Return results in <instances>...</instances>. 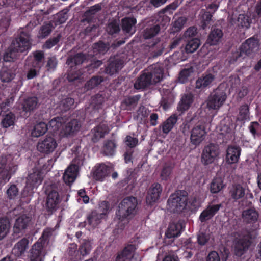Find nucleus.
<instances>
[{
  "label": "nucleus",
  "mask_w": 261,
  "mask_h": 261,
  "mask_svg": "<svg viewBox=\"0 0 261 261\" xmlns=\"http://www.w3.org/2000/svg\"><path fill=\"white\" fill-rule=\"evenodd\" d=\"M140 98V94L126 96L122 101L121 106L124 110L130 111L134 110L137 107Z\"/></svg>",
  "instance_id": "28"
},
{
  "label": "nucleus",
  "mask_w": 261,
  "mask_h": 261,
  "mask_svg": "<svg viewBox=\"0 0 261 261\" xmlns=\"http://www.w3.org/2000/svg\"><path fill=\"white\" fill-rule=\"evenodd\" d=\"M88 56L83 53H79L74 55L70 56L67 59L66 64L70 68L75 67L76 66L82 64L87 59Z\"/></svg>",
  "instance_id": "26"
},
{
  "label": "nucleus",
  "mask_w": 261,
  "mask_h": 261,
  "mask_svg": "<svg viewBox=\"0 0 261 261\" xmlns=\"http://www.w3.org/2000/svg\"><path fill=\"white\" fill-rule=\"evenodd\" d=\"M61 38V34H58L56 37L50 38L46 40L43 45V48L44 49H50L59 42Z\"/></svg>",
  "instance_id": "59"
},
{
  "label": "nucleus",
  "mask_w": 261,
  "mask_h": 261,
  "mask_svg": "<svg viewBox=\"0 0 261 261\" xmlns=\"http://www.w3.org/2000/svg\"><path fill=\"white\" fill-rule=\"evenodd\" d=\"M212 16L213 14L210 11H204L202 14L201 17V28L203 30H205L209 27L212 21Z\"/></svg>",
  "instance_id": "57"
},
{
  "label": "nucleus",
  "mask_w": 261,
  "mask_h": 261,
  "mask_svg": "<svg viewBox=\"0 0 261 261\" xmlns=\"http://www.w3.org/2000/svg\"><path fill=\"white\" fill-rule=\"evenodd\" d=\"M83 71L81 69H77L75 67L70 68L68 71L67 79L69 82H81L83 77Z\"/></svg>",
  "instance_id": "42"
},
{
  "label": "nucleus",
  "mask_w": 261,
  "mask_h": 261,
  "mask_svg": "<svg viewBox=\"0 0 261 261\" xmlns=\"http://www.w3.org/2000/svg\"><path fill=\"white\" fill-rule=\"evenodd\" d=\"M242 218L244 223L255 227L259 219V213L255 208H248L243 211Z\"/></svg>",
  "instance_id": "13"
},
{
  "label": "nucleus",
  "mask_w": 261,
  "mask_h": 261,
  "mask_svg": "<svg viewBox=\"0 0 261 261\" xmlns=\"http://www.w3.org/2000/svg\"><path fill=\"white\" fill-rule=\"evenodd\" d=\"M33 60L32 61V66L33 68L40 69L42 65L43 61L44 59V53L41 50H36L33 53Z\"/></svg>",
  "instance_id": "44"
},
{
  "label": "nucleus",
  "mask_w": 261,
  "mask_h": 261,
  "mask_svg": "<svg viewBox=\"0 0 261 261\" xmlns=\"http://www.w3.org/2000/svg\"><path fill=\"white\" fill-rule=\"evenodd\" d=\"M229 194L233 200L237 201L244 197L245 189L240 184H232L230 188Z\"/></svg>",
  "instance_id": "27"
},
{
  "label": "nucleus",
  "mask_w": 261,
  "mask_h": 261,
  "mask_svg": "<svg viewBox=\"0 0 261 261\" xmlns=\"http://www.w3.org/2000/svg\"><path fill=\"white\" fill-rule=\"evenodd\" d=\"M29 240L23 238L18 241L13 247L12 252L15 256L19 257L23 255L28 247Z\"/></svg>",
  "instance_id": "31"
},
{
  "label": "nucleus",
  "mask_w": 261,
  "mask_h": 261,
  "mask_svg": "<svg viewBox=\"0 0 261 261\" xmlns=\"http://www.w3.org/2000/svg\"><path fill=\"white\" fill-rule=\"evenodd\" d=\"M108 131L107 125L104 123H100L91 131L93 135L92 141L94 143L97 142L100 138L104 137L105 135L108 133Z\"/></svg>",
  "instance_id": "24"
},
{
  "label": "nucleus",
  "mask_w": 261,
  "mask_h": 261,
  "mask_svg": "<svg viewBox=\"0 0 261 261\" xmlns=\"http://www.w3.org/2000/svg\"><path fill=\"white\" fill-rule=\"evenodd\" d=\"M77 167L76 165L69 167L64 172L63 179L65 184L70 185L76 178Z\"/></svg>",
  "instance_id": "35"
},
{
  "label": "nucleus",
  "mask_w": 261,
  "mask_h": 261,
  "mask_svg": "<svg viewBox=\"0 0 261 261\" xmlns=\"http://www.w3.org/2000/svg\"><path fill=\"white\" fill-rule=\"evenodd\" d=\"M93 53L95 55L105 54L109 49V45L101 41L93 44L92 46Z\"/></svg>",
  "instance_id": "47"
},
{
  "label": "nucleus",
  "mask_w": 261,
  "mask_h": 261,
  "mask_svg": "<svg viewBox=\"0 0 261 261\" xmlns=\"http://www.w3.org/2000/svg\"><path fill=\"white\" fill-rule=\"evenodd\" d=\"M214 79L215 76L213 74H203L196 80V88L202 89L209 87Z\"/></svg>",
  "instance_id": "32"
},
{
  "label": "nucleus",
  "mask_w": 261,
  "mask_h": 261,
  "mask_svg": "<svg viewBox=\"0 0 261 261\" xmlns=\"http://www.w3.org/2000/svg\"><path fill=\"white\" fill-rule=\"evenodd\" d=\"M148 72L149 75H151V80L152 79L154 85L160 82L163 79V70L160 67H152L151 71Z\"/></svg>",
  "instance_id": "46"
},
{
  "label": "nucleus",
  "mask_w": 261,
  "mask_h": 261,
  "mask_svg": "<svg viewBox=\"0 0 261 261\" xmlns=\"http://www.w3.org/2000/svg\"><path fill=\"white\" fill-rule=\"evenodd\" d=\"M184 228V226L181 222H172L169 225L166 235L168 238L177 237L180 235Z\"/></svg>",
  "instance_id": "25"
},
{
  "label": "nucleus",
  "mask_w": 261,
  "mask_h": 261,
  "mask_svg": "<svg viewBox=\"0 0 261 261\" xmlns=\"http://www.w3.org/2000/svg\"><path fill=\"white\" fill-rule=\"evenodd\" d=\"M153 85L151 75L148 72L144 71L137 79L134 84V87L137 90H143Z\"/></svg>",
  "instance_id": "17"
},
{
  "label": "nucleus",
  "mask_w": 261,
  "mask_h": 261,
  "mask_svg": "<svg viewBox=\"0 0 261 261\" xmlns=\"http://www.w3.org/2000/svg\"><path fill=\"white\" fill-rule=\"evenodd\" d=\"M150 48L155 49L153 51V56L156 57L162 54L164 51V47L163 46V43L160 42V39L159 38H156L153 39L150 43H148L147 45Z\"/></svg>",
  "instance_id": "38"
},
{
  "label": "nucleus",
  "mask_w": 261,
  "mask_h": 261,
  "mask_svg": "<svg viewBox=\"0 0 261 261\" xmlns=\"http://www.w3.org/2000/svg\"><path fill=\"white\" fill-rule=\"evenodd\" d=\"M79 122L77 119H72L70 121L63 124L60 130V135L63 137H68L73 135L79 131L80 128Z\"/></svg>",
  "instance_id": "18"
},
{
  "label": "nucleus",
  "mask_w": 261,
  "mask_h": 261,
  "mask_svg": "<svg viewBox=\"0 0 261 261\" xmlns=\"http://www.w3.org/2000/svg\"><path fill=\"white\" fill-rule=\"evenodd\" d=\"M104 101V96L99 93L96 94L91 97V104L96 109L100 108Z\"/></svg>",
  "instance_id": "60"
},
{
  "label": "nucleus",
  "mask_w": 261,
  "mask_h": 261,
  "mask_svg": "<svg viewBox=\"0 0 261 261\" xmlns=\"http://www.w3.org/2000/svg\"><path fill=\"white\" fill-rule=\"evenodd\" d=\"M249 118V109L247 104L241 106L239 108V119L244 121Z\"/></svg>",
  "instance_id": "61"
},
{
  "label": "nucleus",
  "mask_w": 261,
  "mask_h": 261,
  "mask_svg": "<svg viewBox=\"0 0 261 261\" xmlns=\"http://www.w3.org/2000/svg\"><path fill=\"white\" fill-rule=\"evenodd\" d=\"M48 129V125L45 122H40L36 124L31 133L32 136L34 137H39L43 135Z\"/></svg>",
  "instance_id": "45"
},
{
  "label": "nucleus",
  "mask_w": 261,
  "mask_h": 261,
  "mask_svg": "<svg viewBox=\"0 0 261 261\" xmlns=\"http://www.w3.org/2000/svg\"><path fill=\"white\" fill-rule=\"evenodd\" d=\"M103 81V78L101 76H94L88 80L85 84V89L87 90L93 89L98 86Z\"/></svg>",
  "instance_id": "49"
},
{
  "label": "nucleus",
  "mask_w": 261,
  "mask_h": 261,
  "mask_svg": "<svg viewBox=\"0 0 261 261\" xmlns=\"http://www.w3.org/2000/svg\"><path fill=\"white\" fill-rule=\"evenodd\" d=\"M178 120V116L176 114L171 115L160 126L164 134H168L174 127Z\"/></svg>",
  "instance_id": "33"
},
{
  "label": "nucleus",
  "mask_w": 261,
  "mask_h": 261,
  "mask_svg": "<svg viewBox=\"0 0 261 261\" xmlns=\"http://www.w3.org/2000/svg\"><path fill=\"white\" fill-rule=\"evenodd\" d=\"M242 149L239 146L229 145L226 150V161L229 164L239 162Z\"/></svg>",
  "instance_id": "20"
},
{
  "label": "nucleus",
  "mask_w": 261,
  "mask_h": 261,
  "mask_svg": "<svg viewBox=\"0 0 261 261\" xmlns=\"http://www.w3.org/2000/svg\"><path fill=\"white\" fill-rule=\"evenodd\" d=\"M259 46L258 40L254 36L251 37L241 44L238 50L233 54V57L236 60H238L240 58L249 56L257 51L259 49Z\"/></svg>",
  "instance_id": "3"
},
{
  "label": "nucleus",
  "mask_w": 261,
  "mask_h": 261,
  "mask_svg": "<svg viewBox=\"0 0 261 261\" xmlns=\"http://www.w3.org/2000/svg\"><path fill=\"white\" fill-rule=\"evenodd\" d=\"M19 56V54L17 51L14 50V49L10 45L2 55V62L4 65H7L8 63L14 64Z\"/></svg>",
  "instance_id": "29"
},
{
  "label": "nucleus",
  "mask_w": 261,
  "mask_h": 261,
  "mask_svg": "<svg viewBox=\"0 0 261 261\" xmlns=\"http://www.w3.org/2000/svg\"><path fill=\"white\" fill-rule=\"evenodd\" d=\"M53 25L50 23H46L42 25L39 31L38 38L43 39L48 36L52 31Z\"/></svg>",
  "instance_id": "53"
},
{
  "label": "nucleus",
  "mask_w": 261,
  "mask_h": 261,
  "mask_svg": "<svg viewBox=\"0 0 261 261\" xmlns=\"http://www.w3.org/2000/svg\"><path fill=\"white\" fill-rule=\"evenodd\" d=\"M10 46L19 54L20 53L28 51L31 48L30 38L28 33H20L14 39Z\"/></svg>",
  "instance_id": "8"
},
{
  "label": "nucleus",
  "mask_w": 261,
  "mask_h": 261,
  "mask_svg": "<svg viewBox=\"0 0 261 261\" xmlns=\"http://www.w3.org/2000/svg\"><path fill=\"white\" fill-rule=\"evenodd\" d=\"M200 40L197 38H193L188 41L185 50L187 53H192L196 51L200 45Z\"/></svg>",
  "instance_id": "54"
},
{
  "label": "nucleus",
  "mask_w": 261,
  "mask_h": 261,
  "mask_svg": "<svg viewBox=\"0 0 261 261\" xmlns=\"http://www.w3.org/2000/svg\"><path fill=\"white\" fill-rule=\"evenodd\" d=\"M42 181L41 175L39 173L30 174L27 179V182L32 187H36L39 185Z\"/></svg>",
  "instance_id": "50"
},
{
  "label": "nucleus",
  "mask_w": 261,
  "mask_h": 261,
  "mask_svg": "<svg viewBox=\"0 0 261 261\" xmlns=\"http://www.w3.org/2000/svg\"><path fill=\"white\" fill-rule=\"evenodd\" d=\"M57 145L56 140L53 137L46 136L43 140L38 142L37 148L41 153L49 154L54 151Z\"/></svg>",
  "instance_id": "11"
},
{
  "label": "nucleus",
  "mask_w": 261,
  "mask_h": 261,
  "mask_svg": "<svg viewBox=\"0 0 261 261\" xmlns=\"http://www.w3.org/2000/svg\"><path fill=\"white\" fill-rule=\"evenodd\" d=\"M15 120V115L12 113H9L3 117L1 122V125L4 128H8L14 125Z\"/></svg>",
  "instance_id": "55"
},
{
  "label": "nucleus",
  "mask_w": 261,
  "mask_h": 261,
  "mask_svg": "<svg viewBox=\"0 0 261 261\" xmlns=\"http://www.w3.org/2000/svg\"><path fill=\"white\" fill-rule=\"evenodd\" d=\"M66 121V119L64 117L57 116L51 119L49 123V127L54 133L59 130L60 128H62V125Z\"/></svg>",
  "instance_id": "40"
},
{
  "label": "nucleus",
  "mask_w": 261,
  "mask_h": 261,
  "mask_svg": "<svg viewBox=\"0 0 261 261\" xmlns=\"http://www.w3.org/2000/svg\"><path fill=\"white\" fill-rule=\"evenodd\" d=\"M124 59L118 56L111 57L105 65V73L109 75H113L119 72L123 67Z\"/></svg>",
  "instance_id": "9"
},
{
  "label": "nucleus",
  "mask_w": 261,
  "mask_h": 261,
  "mask_svg": "<svg viewBox=\"0 0 261 261\" xmlns=\"http://www.w3.org/2000/svg\"><path fill=\"white\" fill-rule=\"evenodd\" d=\"M116 144L115 140H107L102 147L103 154L106 156H113L116 151Z\"/></svg>",
  "instance_id": "41"
},
{
  "label": "nucleus",
  "mask_w": 261,
  "mask_h": 261,
  "mask_svg": "<svg viewBox=\"0 0 261 261\" xmlns=\"http://www.w3.org/2000/svg\"><path fill=\"white\" fill-rule=\"evenodd\" d=\"M39 106V100L36 96L28 97L25 98L21 103V108L25 113L26 117L37 108Z\"/></svg>",
  "instance_id": "19"
},
{
  "label": "nucleus",
  "mask_w": 261,
  "mask_h": 261,
  "mask_svg": "<svg viewBox=\"0 0 261 261\" xmlns=\"http://www.w3.org/2000/svg\"><path fill=\"white\" fill-rule=\"evenodd\" d=\"M32 217L27 215H22L15 220L14 227V233L19 234L22 233L30 224Z\"/></svg>",
  "instance_id": "14"
},
{
  "label": "nucleus",
  "mask_w": 261,
  "mask_h": 261,
  "mask_svg": "<svg viewBox=\"0 0 261 261\" xmlns=\"http://www.w3.org/2000/svg\"><path fill=\"white\" fill-rule=\"evenodd\" d=\"M137 20L134 17H125L121 20V27L125 34H133L136 32Z\"/></svg>",
  "instance_id": "23"
},
{
  "label": "nucleus",
  "mask_w": 261,
  "mask_h": 261,
  "mask_svg": "<svg viewBox=\"0 0 261 261\" xmlns=\"http://www.w3.org/2000/svg\"><path fill=\"white\" fill-rule=\"evenodd\" d=\"M220 154V149L218 145L210 143L205 146L201 153V162L204 165L212 164Z\"/></svg>",
  "instance_id": "7"
},
{
  "label": "nucleus",
  "mask_w": 261,
  "mask_h": 261,
  "mask_svg": "<svg viewBox=\"0 0 261 261\" xmlns=\"http://www.w3.org/2000/svg\"><path fill=\"white\" fill-rule=\"evenodd\" d=\"M206 134V132L203 125L195 126L190 131L191 144L195 146L199 145L204 140Z\"/></svg>",
  "instance_id": "12"
},
{
  "label": "nucleus",
  "mask_w": 261,
  "mask_h": 261,
  "mask_svg": "<svg viewBox=\"0 0 261 261\" xmlns=\"http://www.w3.org/2000/svg\"><path fill=\"white\" fill-rule=\"evenodd\" d=\"M173 167L171 165H165L162 170L161 177L162 180H168L172 172Z\"/></svg>",
  "instance_id": "64"
},
{
  "label": "nucleus",
  "mask_w": 261,
  "mask_h": 261,
  "mask_svg": "<svg viewBox=\"0 0 261 261\" xmlns=\"http://www.w3.org/2000/svg\"><path fill=\"white\" fill-rule=\"evenodd\" d=\"M222 207L221 204L209 205L200 214L199 219L201 222H205L211 219Z\"/></svg>",
  "instance_id": "22"
},
{
  "label": "nucleus",
  "mask_w": 261,
  "mask_h": 261,
  "mask_svg": "<svg viewBox=\"0 0 261 261\" xmlns=\"http://www.w3.org/2000/svg\"><path fill=\"white\" fill-rule=\"evenodd\" d=\"M252 234L250 230L246 234L234 239L233 242L234 254L239 257L244 254L252 243Z\"/></svg>",
  "instance_id": "4"
},
{
  "label": "nucleus",
  "mask_w": 261,
  "mask_h": 261,
  "mask_svg": "<svg viewBox=\"0 0 261 261\" xmlns=\"http://www.w3.org/2000/svg\"><path fill=\"white\" fill-rule=\"evenodd\" d=\"M103 217L96 210L92 211L87 216V223L92 227H96Z\"/></svg>",
  "instance_id": "36"
},
{
  "label": "nucleus",
  "mask_w": 261,
  "mask_h": 261,
  "mask_svg": "<svg viewBox=\"0 0 261 261\" xmlns=\"http://www.w3.org/2000/svg\"><path fill=\"white\" fill-rule=\"evenodd\" d=\"M194 72L193 67L185 68L182 70L179 74L178 81L181 83H185L188 81V77Z\"/></svg>",
  "instance_id": "58"
},
{
  "label": "nucleus",
  "mask_w": 261,
  "mask_h": 261,
  "mask_svg": "<svg viewBox=\"0 0 261 261\" xmlns=\"http://www.w3.org/2000/svg\"><path fill=\"white\" fill-rule=\"evenodd\" d=\"M159 27L156 25L148 26L143 32V36L144 39H149L156 36L160 32Z\"/></svg>",
  "instance_id": "48"
},
{
  "label": "nucleus",
  "mask_w": 261,
  "mask_h": 261,
  "mask_svg": "<svg viewBox=\"0 0 261 261\" xmlns=\"http://www.w3.org/2000/svg\"><path fill=\"white\" fill-rule=\"evenodd\" d=\"M74 99L70 97H66L61 100L58 105L59 109L62 114L73 108Z\"/></svg>",
  "instance_id": "37"
},
{
  "label": "nucleus",
  "mask_w": 261,
  "mask_h": 261,
  "mask_svg": "<svg viewBox=\"0 0 261 261\" xmlns=\"http://www.w3.org/2000/svg\"><path fill=\"white\" fill-rule=\"evenodd\" d=\"M223 36L222 30L220 28H213L209 34L207 42L210 45H217Z\"/></svg>",
  "instance_id": "30"
},
{
  "label": "nucleus",
  "mask_w": 261,
  "mask_h": 261,
  "mask_svg": "<svg viewBox=\"0 0 261 261\" xmlns=\"http://www.w3.org/2000/svg\"><path fill=\"white\" fill-rule=\"evenodd\" d=\"M111 173V167L104 163L96 165L93 173V178L99 181H103Z\"/></svg>",
  "instance_id": "15"
},
{
  "label": "nucleus",
  "mask_w": 261,
  "mask_h": 261,
  "mask_svg": "<svg viewBox=\"0 0 261 261\" xmlns=\"http://www.w3.org/2000/svg\"><path fill=\"white\" fill-rule=\"evenodd\" d=\"M187 21L185 16H181L176 19L172 24V32L174 33L179 32L183 28Z\"/></svg>",
  "instance_id": "51"
},
{
  "label": "nucleus",
  "mask_w": 261,
  "mask_h": 261,
  "mask_svg": "<svg viewBox=\"0 0 261 261\" xmlns=\"http://www.w3.org/2000/svg\"><path fill=\"white\" fill-rule=\"evenodd\" d=\"M226 97L227 95L225 90L219 86L210 94L207 107L209 109H218L223 105Z\"/></svg>",
  "instance_id": "6"
},
{
  "label": "nucleus",
  "mask_w": 261,
  "mask_h": 261,
  "mask_svg": "<svg viewBox=\"0 0 261 261\" xmlns=\"http://www.w3.org/2000/svg\"><path fill=\"white\" fill-rule=\"evenodd\" d=\"M136 249V246L134 244H128L124 249L121 251L122 254L127 259L132 257L133 253Z\"/></svg>",
  "instance_id": "63"
},
{
  "label": "nucleus",
  "mask_w": 261,
  "mask_h": 261,
  "mask_svg": "<svg viewBox=\"0 0 261 261\" xmlns=\"http://www.w3.org/2000/svg\"><path fill=\"white\" fill-rule=\"evenodd\" d=\"M12 68H8L7 65H4L0 72L1 79L3 82H9L14 78L15 70Z\"/></svg>",
  "instance_id": "39"
},
{
  "label": "nucleus",
  "mask_w": 261,
  "mask_h": 261,
  "mask_svg": "<svg viewBox=\"0 0 261 261\" xmlns=\"http://www.w3.org/2000/svg\"><path fill=\"white\" fill-rule=\"evenodd\" d=\"M10 228V223L7 218H0V240L7 234Z\"/></svg>",
  "instance_id": "52"
},
{
  "label": "nucleus",
  "mask_w": 261,
  "mask_h": 261,
  "mask_svg": "<svg viewBox=\"0 0 261 261\" xmlns=\"http://www.w3.org/2000/svg\"><path fill=\"white\" fill-rule=\"evenodd\" d=\"M162 186L159 183H153L147 191L146 202L149 204L156 202L162 193Z\"/></svg>",
  "instance_id": "16"
},
{
  "label": "nucleus",
  "mask_w": 261,
  "mask_h": 261,
  "mask_svg": "<svg viewBox=\"0 0 261 261\" xmlns=\"http://www.w3.org/2000/svg\"><path fill=\"white\" fill-rule=\"evenodd\" d=\"M194 96L191 93H184L182 95L180 100L178 103L177 110L180 113H184L188 111L194 102Z\"/></svg>",
  "instance_id": "21"
},
{
  "label": "nucleus",
  "mask_w": 261,
  "mask_h": 261,
  "mask_svg": "<svg viewBox=\"0 0 261 261\" xmlns=\"http://www.w3.org/2000/svg\"><path fill=\"white\" fill-rule=\"evenodd\" d=\"M44 244L42 241H37L30 250L29 255V261H44V257L46 252L44 249Z\"/></svg>",
  "instance_id": "10"
},
{
  "label": "nucleus",
  "mask_w": 261,
  "mask_h": 261,
  "mask_svg": "<svg viewBox=\"0 0 261 261\" xmlns=\"http://www.w3.org/2000/svg\"><path fill=\"white\" fill-rule=\"evenodd\" d=\"M170 20V18L161 10L153 19V25L158 26L160 31L169 24Z\"/></svg>",
  "instance_id": "34"
},
{
  "label": "nucleus",
  "mask_w": 261,
  "mask_h": 261,
  "mask_svg": "<svg viewBox=\"0 0 261 261\" xmlns=\"http://www.w3.org/2000/svg\"><path fill=\"white\" fill-rule=\"evenodd\" d=\"M239 24L243 28H249L251 23L252 20L250 17L243 14H239L238 17Z\"/></svg>",
  "instance_id": "62"
},
{
  "label": "nucleus",
  "mask_w": 261,
  "mask_h": 261,
  "mask_svg": "<svg viewBox=\"0 0 261 261\" xmlns=\"http://www.w3.org/2000/svg\"><path fill=\"white\" fill-rule=\"evenodd\" d=\"M188 194L185 190H178L171 194L167 201L168 210L174 213H180L188 206Z\"/></svg>",
  "instance_id": "2"
},
{
  "label": "nucleus",
  "mask_w": 261,
  "mask_h": 261,
  "mask_svg": "<svg viewBox=\"0 0 261 261\" xmlns=\"http://www.w3.org/2000/svg\"><path fill=\"white\" fill-rule=\"evenodd\" d=\"M10 178L11 175L9 171L6 169V164L0 163V184H5Z\"/></svg>",
  "instance_id": "56"
},
{
  "label": "nucleus",
  "mask_w": 261,
  "mask_h": 261,
  "mask_svg": "<svg viewBox=\"0 0 261 261\" xmlns=\"http://www.w3.org/2000/svg\"><path fill=\"white\" fill-rule=\"evenodd\" d=\"M137 205L136 197L128 196L124 198L118 205L116 212V218L120 222L130 219L135 215Z\"/></svg>",
  "instance_id": "1"
},
{
  "label": "nucleus",
  "mask_w": 261,
  "mask_h": 261,
  "mask_svg": "<svg viewBox=\"0 0 261 261\" xmlns=\"http://www.w3.org/2000/svg\"><path fill=\"white\" fill-rule=\"evenodd\" d=\"M225 187L223 180L221 177L214 178L210 184V192L216 194L221 191Z\"/></svg>",
  "instance_id": "43"
},
{
  "label": "nucleus",
  "mask_w": 261,
  "mask_h": 261,
  "mask_svg": "<svg viewBox=\"0 0 261 261\" xmlns=\"http://www.w3.org/2000/svg\"><path fill=\"white\" fill-rule=\"evenodd\" d=\"M59 183L51 184L46 189L47 197L46 200V207L47 211L51 214L56 210V207L60 202L58 186Z\"/></svg>",
  "instance_id": "5"
}]
</instances>
